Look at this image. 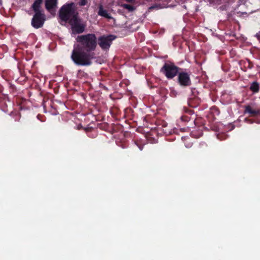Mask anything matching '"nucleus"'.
Instances as JSON below:
<instances>
[{
	"mask_svg": "<svg viewBox=\"0 0 260 260\" xmlns=\"http://www.w3.org/2000/svg\"><path fill=\"white\" fill-rule=\"evenodd\" d=\"M46 8L51 13H53L56 6V0H46Z\"/></svg>",
	"mask_w": 260,
	"mask_h": 260,
	"instance_id": "6e6552de",
	"label": "nucleus"
},
{
	"mask_svg": "<svg viewBox=\"0 0 260 260\" xmlns=\"http://www.w3.org/2000/svg\"><path fill=\"white\" fill-rule=\"evenodd\" d=\"M139 148H140V149L141 150L142 149V148L141 147H139Z\"/></svg>",
	"mask_w": 260,
	"mask_h": 260,
	"instance_id": "f3484780",
	"label": "nucleus"
},
{
	"mask_svg": "<svg viewBox=\"0 0 260 260\" xmlns=\"http://www.w3.org/2000/svg\"><path fill=\"white\" fill-rule=\"evenodd\" d=\"M154 8V7H151L150 8V9H153Z\"/></svg>",
	"mask_w": 260,
	"mask_h": 260,
	"instance_id": "dca6fc26",
	"label": "nucleus"
},
{
	"mask_svg": "<svg viewBox=\"0 0 260 260\" xmlns=\"http://www.w3.org/2000/svg\"><path fill=\"white\" fill-rule=\"evenodd\" d=\"M71 24L73 31L77 33H81L84 31V26L83 24L80 23L79 20L78 18V16L73 19L69 22Z\"/></svg>",
	"mask_w": 260,
	"mask_h": 260,
	"instance_id": "423d86ee",
	"label": "nucleus"
},
{
	"mask_svg": "<svg viewBox=\"0 0 260 260\" xmlns=\"http://www.w3.org/2000/svg\"><path fill=\"white\" fill-rule=\"evenodd\" d=\"M98 14L99 15L104 17L108 19H110L112 18L110 14H108V12L106 10L103 9L102 6H100L99 8Z\"/></svg>",
	"mask_w": 260,
	"mask_h": 260,
	"instance_id": "1a4fd4ad",
	"label": "nucleus"
},
{
	"mask_svg": "<svg viewBox=\"0 0 260 260\" xmlns=\"http://www.w3.org/2000/svg\"><path fill=\"white\" fill-rule=\"evenodd\" d=\"M42 3V0H36L32 6L35 14L32 19L31 24L36 28L41 27L45 21V16L42 13L41 10Z\"/></svg>",
	"mask_w": 260,
	"mask_h": 260,
	"instance_id": "7ed1b4c3",
	"label": "nucleus"
},
{
	"mask_svg": "<svg viewBox=\"0 0 260 260\" xmlns=\"http://www.w3.org/2000/svg\"><path fill=\"white\" fill-rule=\"evenodd\" d=\"M86 0H81L80 2V5L81 6H84L86 5Z\"/></svg>",
	"mask_w": 260,
	"mask_h": 260,
	"instance_id": "ddd939ff",
	"label": "nucleus"
},
{
	"mask_svg": "<svg viewBox=\"0 0 260 260\" xmlns=\"http://www.w3.org/2000/svg\"><path fill=\"white\" fill-rule=\"evenodd\" d=\"M115 37L113 36H102L99 38V45L103 49H108Z\"/></svg>",
	"mask_w": 260,
	"mask_h": 260,
	"instance_id": "39448f33",
	"label": "nucleus"
},
{
	"mask_svg": "<svg viewBox=\"0 0 260 260\" xmlns=\"http://www.w3.org/2000/svg\"><path fill=\"white\" fill-rule=\"evenodd\" d=\"M245 113H248L250 114L251 116H254L258 114L259 111L258 110L253 109L250 106H247L245 108Z\"/></svg>",
	"mask_w": 260,
	"mask_h": 260,
	"instance_id": "9d476101",
	"label": "nucleus"
},
{
	"mask_svg": "<svg viewBox=\"0 0 260 260\" xmlns=\"http://www.w3.org/2000/svg\"><path fill=\"white\" fill-rule=\"evenodd\" d=\"M121 7L127 9L129 12H132L134 10L133 6L127 4H123L121 5Z\"/></svg>",
	"mask_w": 260,
	"mask_h": 260,
	"instance_id": "f8f14e48",
	"label": "nucleus"
},
{
	"mask_svg": "<svg viewBox=\"0 0 260 260\" xmlns=\"http://www.w3.org/2000/svg\"><path fill=\"white\" fill-rule=\"evenodd\" d=\"M77 44L74 45L71 56L74 62L79 65L88 66L91 63L93 53L96 46L97 40L94 34H88L77 37Z\"/></svg>",
	"mask_w": 260,
	"mask_h": 260,
	"instance_id": "f257e3e1",
	"label": "nucleus"
},
{
	"mask_svg": "<svg viewBox=\"0 0 260 260\" xmlns=\"http://www.w3.org/2000/svg\"><path fill=\"white\" fill-rule=\"evenodd\" d=\"M178 82L181 86H189L190 84L189 75L186 73H180L178 75Z\"/></svg>",
	"mask_w": 260,
	"mask_h": 260,
	"instance_id": "0eeeda50",
	"label": "nucleus"
},
{
	"mask_svg": "<svg viewBox=\"0 0 260 260\" xmlns=\"http://www.w3.org/2000/svg\"><path fill=\"white\" fill-rule=\"evenodd\" d=\"M2 4V1L0 0V5Z\"/></svg>",
	"mask_w": 260,
	"mask_h": 260,
	"instance_id": "a211bd4d",
	"label": "nucleus"
},
{
	"mask_svg": "<svg viewBox=\"0 0 260 260\" xmlns=\"http://www.w3.org/2000/svg\"><path fill=\"white\" fill-rule=\"evenodd\" d=\"M256 36L258 40L260 41V31L256 35Z\"/></svg>",
	"mask_w": 260,
	"mask_h": 260,
	"instance_id": "4468645a",
	"label": "nucleus"
},
{
	"mask_svg": "<svg viewBox=\"0 0 260 260\" xmlns=\"http://www.w3.org/2000/svg\"><path fill=\"white\" fill-rule=\"evenodd\" d=\"M250 89L253 92H257L258 90V85L256 83H253L250 86Z\"/></svg>",
	"mask_w": 260,
	"mask_h": 260,
	"instance_id": "9b49d317",
	"label": "nucleus"
},
{
	"mask_svg": "<svg viewBox=\"0 0 260 260\" xmlns=\"http://www.w3.org/2000/svg\"><path fill=\"white\" fill-rule=\"evenodd\" d=\"M161 71L168 78L175 77L178 72L177 68L172 63H165Z\"/></svg>",
	"mask_w": 260,
	"mask_h": 260,
	"instance_id": "20e7f679",
	"label": "nucleus"
},
{
	"mask_svg": "<svg viewBox=\"0 0 260 260\" xmlns=\"http://www.w3.org/2000/svg\"><path fill=\"white\" fill-rule=\"evenodd\" d=\"M126 1L129 2V3H133L134 2V0H125Z\"/></svg>",
	"mask_w": 260,
	"mask_h": 260,
	"instance_id": "2eb2a0df",
	"label": "nucleus"
},
{
	"mask_svg": "<svg viewBox=\"0 0 260 260\" xmlns=\"http://www.w3.org/2000/svg\"><path fill=\"white\" fill-rule=\"evenodd\" d=\"M76 7L74 3L64 5L60 10L59 17L62 21L69 22L77 16Z\"/></svg>",
	"mask_w": 260,
	"mask_h": 260,
	"instance_id": "f03ea898",
	"label": "nucleus"
}]
</instances>
